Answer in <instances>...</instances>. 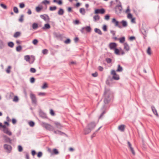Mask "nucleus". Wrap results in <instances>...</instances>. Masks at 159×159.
<instances>
[{"label":"nucleus","instance_id":"obj_1","mask_svg":"<svg viewBox=\"0 0 159 159\" xmlns=\"http://www.w3.org/2000/svg\"><path fill=\"white\" fill-rule=\"evenodd\" d=\"M109 92L110 90L109 89H106L104 92V95L105 96V98L104 99V102L106 104L108 103L110 100L109 95Z\"/></svg>","mask_w":159,"mask_h":159},{"label":"nucleus","instance_id":"obj_2","mask_svg":"<svg viewBox=\"0 0 159 159\" xmlns=\"http://www.w3.org/2000/svg\"><path fill=\"white\" fill-rule=\"evenodd\" d=\"M115 12L117 15L120 14L122 11V7L120 2L119 4L117 5L115 8Z\"/></svg>","mask_w":159,"mask_h":159},{"label":"nucleus","instance_id":"obj_3","mask_svg":"<svg viewBox=\"0 0 159 159\" xmlns=\"http://www.w3.org/2000/svg\"><path fill=\"white\" fill-rule=\"evenodd\" d=\"M42 125L43 127L45 128L47 130L50 131H53L54 128L51 125L44 122L42 123Z\"/></svg>","mask_w":159,"mask_h":159},{"label":"nucleus","instance_id":"obj_4","mask_svg":"<svg viewBox=\"0 0 159 159\" xmlns=\"http://www.w3.org/2000/svg\"><path fill=\"white\" fill-rule=\"evenodd\" d=\"M112 22L114 24L115 26L118 27L120 28H122V26L120 25L119 22L117 21L115 18L112 19Z\"/></svg>","mask_w":159,"mask_h":159},{"label":"nucleus","instance_id":"obj_5","mask_svg":"<svg viewBox=\"0 0 159 159\" xmlns=\"http://www.w3.org/2000/svg\"><path fill=\"white\" fill-rule=\"evenodd\" d=\"M96 124L94 122H92L88 124L87 125V127L92 130L95 127Z\"/></svg>","mask_w":159,"mask_h":159},{"label":"nucleus","instance_id":"obj_6","mask_svg":"<svg viewBox=\"0 0 159 159\" xmlns=\"http://www.w3.org/2000/svg\"><path fill=\"white\" fill-rule=\"evenodd\" d=\"M105 10L103 8H101L100 9H96L94 13L95 14H103L105 13Z\"/></svg>","mask_w":159,"mask_h":159},{"label":"nucleus","instance_id":"obj_7","mask_svg":"<svg viewBox=\"0 0 159 159\" xmlns=\"http://www.w3.org/2000/svg\"><path fill=\"white\" fill-rule=\"evenodd\" d=\"M30 97L31 99L32 103L34 104H36L37 101L35 95L33 93H31L30 94Z\"/></svg>","mask_w":159,"mask_h":159},{"label":"nucleus","instance_id":"obj_8","mask_svg":"<svg viewBox=\"0 0 159 159\" xmlns=\"http://www.w3.org/2000/svg\"><path fill=\"white\" fill-rule=\"evenodd\" d=\"M117 44L115 43H110L109 45V48L111 50H114L117 46Z\"/></svg>","mask_w":159,"mask_h":159},{"label":"nucleus","instance_id":"obj_9","mask_svg":"<svg viewBox=\"0 0 159 159\" xmlns=\"http://www.w3.org/2000/svg\"><path fill=\"white\" fill-rule=\"evenodd\" d=\"M3 147L4 149L7 151V152H11L12 149L11 146L8 144H5Z\"/></svg>","mask_w":159,"mask_h":159},{"label":"nucleus","instance_id":"obj_10","mask_svg":"<svg viewBox=\"0 0 159 159\" xmlns=\"http://www.w3.org/2000/svg\"><path fill=\"white\" fill-rule=\"evenodd\" d=\"M40 16L41 18L43 19L45 21L48 20L49 19V17L48 15L44 14L40 15Z\"/></svg>","mask_w":159,"mask_h":159},{"label":"nucleus","instance_id":"obj_11","mask_svg":"<svg viewBox=\"0 0 159 159\" xmlns=\"http://www.w3.org/2000/svg\"><path fill=\"white\" fill-rule=\"evenodd\" d=\"M3 132L9 135H11L12 134V133L9 129L8 128H6V129H3Z\"/></svg>","mask_w":159,"mask_h":159},{"label":"nucleus","instance_id":"obj_12","mask_svg":"<svg viewBox=\"0 0 159 159\" xmlns=\"http://www.w3.org/2000/svg\"><path fill=\"white\" fill-rule=\"evenodd\" d=\"M91 130L90 129L87 127L84 129V134L85 135L87 134L90 133Z\"/></svg>","mask_w":159,"mask_h":159},{"label":"nucleus","instance_id":"obj_13","mask_svg":"<svg viewBox=\"0 0 159 159\" xmlns=\"http://www.w3.org/2000/svg\"><path fill=\"white\" fill-rule=\"evenodd\" d=\"M4 140L6 142L10 144L11 143V140L9 138L6 136H4Z\"/></svg>","mask_w":159,"mask_h":159},{"label":"nucleus","instance_id":"obj_14","mask_svg":"<svg viewBox=\"0 0 159 159\" xmlns=\"http://www.w3.org/2000/svg\"><path fill=\"white\" fill-rule=\"evenodd\" d=\"M54 132L55 134H58L60 135H65L66 136H67V135L65 134V133L59 130H57V131H54Z\"/></svg>","mask_w":159,"mask_h":159},{"label":"nucleus","instance_id":"obj_15","mask_svg":"<svg viewBox=\"0 0 159 159\" xmlns=\"http://www.w3.org/2000/svg\"><path fill=\"white\" fill-rule=\"evenodd\" d=\"M124 49L127 51H129V50L130 48L128 44L126 43H124Z\"/></svg>","mask_w":159,"mask_h":159},{"label":"nucleus","instance_id":"obj_16","mask_svg":"<svg viewBox=\"0 0 159 159\" xmlns=\"http://www.w3.org/2000/svg\"><path fill=\"white\" fill-rule=\"evenodd\" d=\"M120 23L122 24V25L123 27H126L128 25V24L126 21L125 20H122Z\"/></svg>","mask_w":159,"mask_h":159},{"label":"nucleus","instance_id":"obj_17","mask_svg":"<svg viewBox=\"0 0 159 159\" xmlns=\"http://www.w3.org/2000/svg\"><path fill=\"white\" fill-rule=\"evenodd\" d=\"M125 125H122L119 126L118 129L121 131H124L125 130Z\"/></svg>","mask_w":159,"mask_h":159},{"label":"nucleus","instance_id":"obj_18","mask_svg":"<svg viewBox=\"0 0 159 159\" xmlns=\"http://www.w3.org/2000/svg\"><path fill=\"white\" fill-rule=\"evenodd\" d=\"M40 116L43 118H45L46 116V114L42 111H40L39 112Z\"/></svg>","mask_w":159,"mask_h":159},{"label":"nucleus","instance_id":"obj_19","mask_svg":"<svg viewBox=\"0 0 159 159\" xmlns=\"http://www.w3.org/2000/svg\"><path fill=\"white\" fill-rule=\"evenodd\" d=\"M151 108L152 109V111L153 112V113L156 115L157 116H158V114L157 113V110H156L155 108L154 107L152 106L151 107Z\"/></svg>","mask_w":159,"mask_h":159},{"label":"nucleus","instance_id":"obj_20","mask_svg":"<svg viewBox=\"0 0 159 159\" xmlns=\"http://www.w3.org/2000/svg\"><path fill=\"white\" fill-rule=\"evenodd\" d=\"M114 79L116 80H118L120 79L119 75H118L116 74V75H113L112 78H111V80Z\"/></svg>","mask_w":159,"mask_h":159},{"label":"nucleus","instance_id":"obj_21","mask_svg":"<svg viewBox=\"0 0 159 159\" xmlns=\"http://www.w3.org/2000/svg\"><path fill=\"white\" fill-rule=\"evenodd\" d=\"M64 13V10L62 8H60L58 11V14L59 15L62 16L63 15Z\"/></svg>","mask_w":159,"mask_h":159},{"label":"nucleus","instance_id":"obj_22","mask_svg":"<svg viewBox=\"0 0 159 159\" xmlns=\"http://www.w3.org/2000/svg\"><path fill=\"white\" fill-rule=\"evenodd\" d=\"M21 33L20 32H16L13 35V37L15 38H17L19 36H20V35Z\"/></svg>","mask_w":159,"mask_h":159},{"label":"nucleus","instance_id":"obj_23","mask_svg":"<svg viewBox=\"0 0 159 159\" xmlns=\"http://www.w3.org/2000/svg\"><path fill=\"white\" fill-rule=\"evenodd\" d=\"M94 31L95 33H97L99 34H102V32L101 30L99 29L95 28L94 29Z\"/></svg>","mask_w":159,"mask_h":159},{"label":"nucleus","instance_id":"obj_24","mask_svg":"<svg viewBox=\"0 0 159 159\" xmlns=\"http://www.w3.org/2000/svg\"><path fill=\"white\" fill-rule=\"evenodd\" d=\"M123 68L122 67L120 66V65L119 64L118 65V68L116 70V71L117 72H122L123 70Z\"/></svg>","mask_w":159,"mask_h":159},{"label":"nucleus","instance_id":"obj_25","mask_svg":"<svg viewBox=\"0 0 159 159\" xmlns=\"http://www.w3.org/2000/svg\"><path fill=\"white\" fill-rule=\"evenodd\" d=\"M50 27L51 26L49 24L47 23L45 24L43 28V29H47L50 28Z\"/></svg>","mask_w":159,"mask_h":159},{"label":"nucleus","instance_id":"obj_26","mask_svg":"<svg viewBox=\"0 0 159 159\" xmlns=\"http://www.w3.org/2000/svg\"><path fill=\"white\" fill-rule=\"evenodd\" d=\"M100 19V16L98 15H95L93 17V20L95 21L99 20Z\"/></svg>","mask_w":159,"mask_h":159},{"label":"nucleus","instance_id":"obj_27","mask_svg":"<svg viewBox=\"0 0 159 159\" xmlns=\"http://www.w3.org/2000/svg\"><path fill=\"white\" fill-rule=\"evenodd\" d=\"M84 28L85 30L88 32H90L91 31V29L90 26H87L86 27H84Z\"/></svg>","mask_w":159,"mask_h":159},{"label":"nucleus","instance_id":"obj_28","mask_svg":"<svg viewBox=\"0 0 159 159\" xmlns=\"http://www.w3.org/2000/svg\"><path fill=\"white\" fill-rule=\"evenodd\" d=\"M80 12L82 15H84L85 14V11L84 8H80Z\"/></svg>","mask_w":159,"mask_h":159},{"label":"nucleus","instance_id":"obj_29","mask_svg":"<svg viewBox=\"0 0 159 159\" xmlns=\"http://www.w3.org/2000/svg\"><path fill=\"white\" fill-rule=\"evenodd\" d=\"M55 124L56 125V127L58 129H61L62 126L61 125L57 122H55Z\"/></svg>","mask_w":159,"mask_h":159},{"label":"nucleus","instance_id":"obj_30","mask_svg":"<svg viewBox=\"0 0 159 159\" xmlns=\"http://www.w3.org/2000/svg\"><path fill=\"white\" fill-rule=\"evenodd\" d=\"M38 27V24L36 23H34L32 25V28L33 29L35 30Z\"/></svg>","mask_w":159,"mask_h":159},{"label":"nucleus","instance_id":"obj_31","mask_svg":"<svg viewBox=\"0 0 159 159\" xmlns=\"http://www.w3.org/2000/svg\"><path fill=\"white\" fill-rule=\"evenodd\" d=\"M120 42V43H124L125 40V38L124 37H122L119 39Z\"/></svg>","mask_w":159,"mask_h":159},{"label":"nucleus","instance_id":"obj_32","mask_svg":"<svg viewBox=\"0 0 159 159\" xmlns=\"http://www.w3.org/2000/svg\"><path fill=\"white\" fill-rule=\"evenodd\" d=\"M8 45L9 47L12 48L14 46V43L12 42H10L8 43Z\"/></svg>","mask_w":159,"mask_h":159},{"label":"nucleus","instance_id":"obj_33","mask_svg":"<svg viewBox=\"0 0 159 159\" xmlns=\"http://www.w3.org/2000/svg\"><path fill=\"white\" fill-rule=\"evenodd\" d=\"M4 47V45L3 41L1 40H0V49H2Z\"/></svg>","mask_w":159,"mask_h":159},{"label":"nucleus","instance_id":"obj_34","mask_svg":"<svg viewBox=\"0 0 159 159\" xmlns=\"http://www.w3.org/2000/svg\"><path fill=\"white\" fill-rule=\"evenodd\" d=\"M42 9V7H37L36 8V10L37 12H39Z\"/></svg>","mask_w":159,"mask_h":159},{"label":"nucleus","instance_id":"obj_35","mask_svg":"<svg viewBox=\"0 0 159 159\" xmlns=\"http://www.w3.org/2000/svg\"><path fill=\"white\" fill-rule=\"evenodd\" d=\"M24 59L26 61H29L30 59V57L29 55H26L24 57Z\"/></svg>","mask_w":159,"mask_h":159},{"label":"nucleus","instance_id":"obj_36","mask_svg":"<svg viewBox=\"0 0 159 159\" xmlns=\"http://www.w3.org/2000/svg\"><path fill=\"white\" fill-rule=\"evenodd\" d=\"M115 50V53L116 55H120V50L116 48L114 49Z\"/></svg>","mask_w":159,"mask_h":159},{"label":"nucleus","instance_id":"obj_37","mask_svg":"<svg viewBox=\"0 0 159 159\" xmlns=\"http://www.w3.org/2000/svg\"><path fill=\"white\" fill-rule=\"evenodd\" d=\"M23 17H24L23 15H21L20 18L19 19V22H23V20H24Z\"/></svg>","mask_w":159,"mask_h":159},{"label":"nucleus","instance_id":"obj_38","mask_svg":"<svg viewBox=\"0 0 159 159\" xmlns=\"http://www.w3.org/2000/svg\"><path fill=\"white\" fill-rule=\"evenodd\" d=\"M57 9L56 6L50 7L49 8V10L51 11H53L56 10Z\"/></svg>","mask_w":159,"mask_h":159},{"label":"nucleus","instance_id":"obj_39","mask_svg":"<svg viewBox=\"0 0 159 159\" xmlns=\"http://www.w3.org/2000/svg\"><path fill=\"white\" fill-rule=\"evenodd\" d=\"M29 125L30 126L33 127L35 123L33 121H31L29 122Z\"/></svg>","mask_w":159,"mask_h":159},{"label":"nucleus","instance_id":"obj_40","mask_svg":"<svg viewBox=\"0 0 159 159\" xmlns=\"http://www.w3.org/2000/svg\"><path fill=\"white\" fill-rule=\"evenodd\" d=\"M22 49V47L20 45H19L16 48V50L17 52H20Z\"/></svg>","mask_w":159,"mask_h":159},{"label":"nucleus","instance_id":"obj_41","mask_svg":"<svg viewBox=\"0 0 159 159\" xmlns=\"http://www.w3.org/2000/svg\"><path fill=\"white\" fill-rule=\"evenodd\" d=\"M13 11H14V12L16 13H18L19 11H18V9L16 7H13Z\"/></svg>","mask_w":159,"mask_h":159},{"label":"nucleus","instance_id":"obj_42","mask_svg":"<svg viewBox=\"0 0 159 159\" xmlns=\"http://www.w3.org/2000/svg\"><path fill=\"white\" fill-rule=\"evenodd\" d=\"M18 100H19V99H18V97L17 96H16L14 97V98L13 99V101L14 102H16L18 101Z\"/></svg>","mask_w":159,"mask_h":159},{"label":"nucleus","instance_id":"obj_43","mask_svg":"<svg viewBox=\"0 0 159 159\" xmlns=\"http://www.w3.org/2000/svg\"><path fill=\"white\" fill-rule=\"evenodd\" d=\"M53 153L55 155H57L59 153L58 150L56 149H54L53 150Z\"/></svg>","mask_w":159,"mask_h":159},{"label":"nucleus","instance_id":"obj_44","mask_svg":"<svg viewBox=\"0 0 159 159\" xmlns=\"http://www.w3.org/2000/svg\"><path fill=\"white\" fill-rule=\"evenodd\" d=\"M48 52V50L47 49H44L42 50V53L43 54H46Z\"/></svg>","mask_w":159,"mask_h":159},{"label":"nucleus","instance_id":"obj_45","mask_svg":"<svg viewBox=\"0 0 159 159\" xmlns=\"http://www.w3.org/2000/svg\"><path fill=\"white\" fill-rule=\"evenodd\" d=\"M147 53L149 55H150L151 54V48L149 47L148 48Z\"/></svg>","mask_w":159,"mask_h":159},{"label":"nucleus","instance_id":"obj_46","mask_svg":"<svg viewBox=\"0 0 159 159\" xmlns=\"http://www.w3.org/2000/svg\"><path fill=\"white\" fill-rule=\"evenodd\" d=\"M30 72L32 73H34L36 72V69L33 68H31L30 69Z\"/></svg>","mask_w":159,"mask_h":159},{"label":"nucleus","instance_id":"obj_47","mask_svg":"<svg viewBox=\"0 0 159 159\" xmlns=\"http://www.w3.org/2000/svg\"><path fill=\"white\" fill-rule=\"evenodd\" d=\"M48 87L47 84L46 83H44L42 87V89H45Z\"/></svg>","mask_w":159,"mask_h":159},{"label":"nucleus","instance_id":"obj_48","mask_svg":"<svg viewBox=\"0 0 159 159\" xmlns=\"http://www.w3.org/2000/svg\"><path fill=\"white\" fill-rule=\"evenodd\" d=\"M130 151H131L133 155H135V153L134 149L132 147L129 148Z\"/></svg>","mask_w":159,"mask_h":159},{"label":"nucleus","instance_id":"obj_49","mask_svg":"<svg viewBox=\"0 0 159 159\" xmlns=\"http://www.w3.org/2000/svg\"><path fill=\"white\" fill-rule=\"evenodd\" d=\"M106 61L108 63H110L111 62V58H107L106 59Z\"/></svg>","mask_w":159,"mask_h":159},{"label":"nucleus","instance_id":"obj_50","mask_svg":"<svg viewBox=\"0 0 159 159\" xmlns=\"http://www.w3.org/2000/svg\"><path fill=\"white\" fill-rule=\"evenodd\" d=\"M23 150V148L21 145L18 146V150L19 152H21Z\"/></svg>","mask_w":159,"mask_h":159},{"label":"nucleus","instance_id":"obj_51","mask_svg":"<svg viewBox=\"0 0 159 159\" xmlns=\"http://www.w3.org/2000/svg\"><path fill=\"white\" fill-rule=\"evenodd\" d=\"M38 41V40L37 39H34L33 41V43L35 45H36Z\"/></svg>","mask_w":159,"mask_h":159},{"label":"nucleus","instance_id":"obj_52","mask_svg":"<svg viewBox=\"0 0 159 159\" xmlns=\"http://www.w3.org/2000/svg\"><path fill=\"white\" fill-rule=\"evenodd\" d=\"M0 6L2 7L4 9H7V6L3 4H2V3L1 4Z\"/></svg>","mask_w":159,"mask_h":159},{"label":"nucleus","instance_id":"obj_53","mask_svg":"<svg viewBox=\"0 0 159 159\" xmlns=\"http://www.w3.org/2000/svg\"><path fill=\"white\" fill-rule=\"evenodd\" d=\"M42 153L41 152H39L37 154V156L38 157L40 158L42 156Z\"/></svg>","mask_w":159,"mask_h":159},{"label":"nucleus","instance_id":"obj_54","mask_svg":"<svg viewBox=\"0 0 159 159\" xmlns=\"http://www.w3.org/2000/svg\"><path fill=\"white\" fill-rule=\"evenodd\" d=\"M35 78L34 77H32L30 78V83H34L35 82Z\"/></svg>","mask_w":159,"mask_h":159},{"label":"nucleus","instance_id":"obj_55","mask_svg":"<svg viewBox=\"0 0 159 159\" xmlns=\"http://www.w3.org/2000/svg\"><path fill=\"white\" fill-rule=\"evenodd\" d=\"M42 3L46 5L47 4H49V2L47 0H44Z\"/></svg>","mask_w":159,"mask_h":159},{"label":"nucleus","instance_id":"obj_56","mask_svg":"<svg viewBox=\"0 0 159 159\" xmlns=\"http://www.w3.org/2000/svg\"><path fill=\"white\" fill-rule=\"evenodd\" d=\"M70 42V40L69 39H67L64 42L66 44L69 43Z\"/></svg>","mask_w":159,"mask_h":159},{"label":"nucleus","instance_id":"obj_57","mask_svg":"<svg viewBox=\"0 0 159 159\" xmlns=\"http://www.w3.org/2000/svg\"><path fill=\"white\" fill-rule=\"evenodd\" d=\"M25 6V4L23 3H20V7L21 8H24Z\"/></svg>","mask_w":159,"mask_h":159},{"label":"nucleus","instance_id":"obj_58","mask_svg":"<svg viewBox=\"0 0 159 159\" xmlns=\"http://www.w3.org/2000/svg\"><path fill=\"white\" fill-rule=\"evenodd\" d=\"M103 30L104 31H107V26L106 25H104L102 27Z\"/></svg>","mask_w":159,"mask_h":159},{"label":"nucleus","instance_id":"obj_59","mask_svg":"<svg viewBox=\"0 0 159 159\" xmlns=\"http://www.w3.org/2000/svg\"><path fill=\"white\" fill-rule=\"evenodd\" d=\"M106 112L105 111H104L101 114L100 116H99V119L101 118L103 116V115Z\"/></svg>","mask_w":159,"mask_h":159},{"label":"nucleus","instance_id":"obj_60","mask_svg":"<svg viewBox=\"0 0 159 159\" xmlns=\"http://www.w3.org/2000/svg\"><path fill=\"white\" fill-rule=\"evenodd\" d=\"M106 112L105 111H104L101 114L100 116H99V119L101 118L103 116V115Z\"/></svg>","mask_w":159,"mask_h":159},{"label":"nucleus","instance_id":"obj_61","mask_svg":"<svg viewBox=\"0 0 159 159\" xmlns=\"http://www.w3.org/2000/svg\"><path fill=\"white\" fill-rule=\"evenodd\" d=\"M56 36L57 38H60L62 36V35L60 34H56Z\"/></svg>","mask_w":159,"mask_h":159},{"label":"nucleus","instance_id":"obj_62","mask_svg":"<svg viewBox=\"0 0 159 159\" xmlns=\"http://www.w3.org/2000/svg\"><path fill=\"white\" fill-rule=\"evenodd\" d=\"M132 17V15L130 13H129L127 15V17L129 19H131Z\"/></svg>","mask_w":159,"mask_h":159},{"label":"nucleus","instance_id":"obj_63","mask_svg":"<svg viewBox=\"0 0 159 159\" xmlns=\"http://www.w3.org/2000/svg\"><path fill=\"white\" fill-rule=\"evenodd\" d=\"M11 68V66H9L7 68V69L6 70V72L8 73H9L10 72V69Z\"/></svg>","mask_w":159,"mask_h":159},{"label":"nucleus","instance_id":"obj_64","mask_svg":"<svg viewBox=\"0 0 159 159\" xmlns=\"http://www.w3.org/2000/svg\"><path fill=\"white\" fill-rule=\"evenodd\" d=\"M110 18V16L107 15L105 16V19L106 20H108Z\"/></svg>","mask_w":159,"mask_h":159}]
</instances>
